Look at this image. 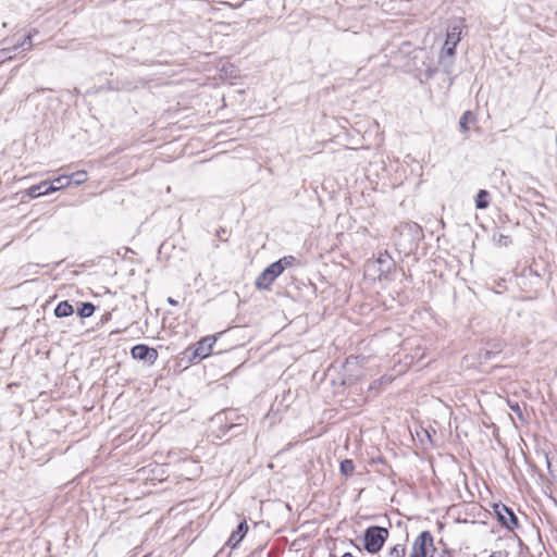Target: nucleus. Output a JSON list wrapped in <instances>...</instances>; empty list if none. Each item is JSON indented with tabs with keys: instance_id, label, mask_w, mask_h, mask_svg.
I'll return each mask as SVG.
<instances>
[{
	"instance_id": "9b49d317",
	"label": "nucleus",
	"mask_w": 557,
	"mask_h": 557,
	"mask_svg": "<svg viewBox=\"0 0 557 557\" xmlns=\"http://www.w3.org/2000/svg\"><path fill=\"white\" fill-rule=\"evenodd\" d=\"M74 312L73 306L67 301H61L54 309V314L58 318L69 317Z\"/></svg>"
},
{
	"instance_id": "dca6fc26",
	"label": "nucleus",
	"mask_w": 557,
	"mask_h": 557,
	"mask_svg": "<svg viewBox=\"0 0 557 557\" xmlns=\"http://www.w3.org/2000/svg\"><path fill=\"white\" fill-rule=\"evenodd\" d=\"M67 176L72 177V183H74L75 185L83 184L84 182L87 181V172L86 171H77Z\"/></svg>"
},
{
	"instance_id": "0eeeda50",
	"label": "nucleus",
	"mask_w": 557,
	"mask_h": 557,
	"mask_svg": "<svg viewBox=\"0 0 557 557\" xmlns=\"http://www.w3.org/2000/svg\"><path fill=\"white\" fill-rule=\"evenodd\" d=\"M215 341L216 338L214 336H207L202 338L195 349V357H199L202 359L209 356L213 345L215 344Z\"/></svg>"
},
{
	"instance_id": "f03ea898",
	"label": "nucleus",
	"mask_w": 557,
	"mask_h": 557,
	"mask_svg": "<svg viewBox=\"0 0 557 557\" xmlns=\"http://www.w3.org/2000/svg\"><path fill=\"white\" fill-rule=\"evenodd\" d=\"M283 272L280 262H273L265 268L256 280V287L258 289H269L275 278Z\"/></svg>"
},
{
	"instance_id": "412c9836",
	"label": "nucleus",
	"mask_w": 557,
	"mask_h": 557,
	"mask_svg": "<svg viewBox=\"0 0 557 557\" xmlns=\"http://www.w3.org/2000/svg\"><path fill=\"white\" fill-rule=\"evenodd\" d=\"M386 257H387V253H384V255L381 253L379 256V258L376 259V262L380 263V264H383L386 261V259H385Z\"/></svg>"
},
{
	"instance_id": "ddd939ff",
	"label": "nucleus",
	"mask_w": 557,
	"mask_h": 557,
	"mask_svg": "<svg viewBox=\"0 0 557 557\" xmlns=\"http://www.w3.org/2000/svg\"><path fill=\"white\" fill-rule=\"evenodd\" d=\"M487 197H488V193L484 189H481L476 195L475 207L478 209L487 208L488 207Z\"/></svg>"
},
{
	"instance_id": "5701e85b",
	"label": "nucleus",
	"mask_w": 557,
	"mask_h": 557,
	"mask_svg": "<svg viewBox=\"0 0 557 557\" xmlns=\"http://www.w3.org/2000/svg\"><path fill=\"white\" fill-rule=\"evenodd\" d=\"M0 54H3V57L0 58V62H2L4 60V58H11V57H7V50L3 49L2 51H0Z\"/></svg>"
},
{
	"instance_id": "a211bd4d",
	"label": "nucleus",
	"mask_w": 557,
	"mask_h": 557,
	"mask_svg": "<svg viewBox=\"0 0 557 557\" xmlns=\"http://www.w3.org/2000/svg\"><path fill=\"white\" fill-rule=\"evenodd\" d=\"M405 556V547L403 545H395L389 550V557H404Z\"/></svg>"
},
{
	"instance_id": "6ab92c4d",
	"label": "nucleus",
	"mask_w": 557,
	"mask_h": 557,
	"mask_svg": "<svg viewBox=\"0 0 557 557\" xmlns=\"http://www.w3.org/2000/svg\"><path fill=\"white\" fill-rule=\"evenodd\" d=\"M293 261H294V257L288 256V257H284V258L277 260L276 262H280L282 264V268L284 271L287 267H290L293 264Z\"/></svg>"
},
{
	"instance_id": "f8f14e48",
	"label": "nucleus",
	"mask_w": 557,
	"mask_h": 557,
	"mask_svg": "<svg viewBox=\"0 0 557 557\" xmlns=\"http://www.w3.org/2000/svg\"><path fill=\"white\" fill-rule=\"evenodd\" d=\"M474 121H475V117L472 114V112L471 111H466L461 115L460 121H459V126H460L461 131L462 132H468L469 131L468 123L474 122Z\"/></svg>"
},
{
	"instance_id": "4468645a",
	"label": "nucleus",
	"mask_w": 557,
	"mask_h": 557,
	"mask_svg": "<svg viewBox=\"0 0 557 557\" xmlns=\"http://www.w3.org/2000/svg\"><path fill=\"white\" fill-rule=\"evenodd\" d=\"M339 470H341V473L345 476L351 475L355 471V465H354L352 460H350V459L343 460L341 462Z\"/></svg>"
},
{
	"instance_id": "6e6552de",
	"label": "nucleus",
	"mask_w": 557,
	"mask_h": 557,
	"mask_svg": "<svg viewBox=\"0 0 557 557\" xmlns=\"http://www.w3.org/2000/svg\"><path fill=\"white\" fill-rule=\"evenodd\" d=\"M248 531L247 522L244 520L238 525L237 529L234 530L228 539L227 544L235 548L244 539Z\"/></svg>"
},
{
	"instance_id": "2eb2a0df",
	"label": "nucleus",
	"mask_w": 557,
	"mask_h": 557,
	"mask_svg": "<svg viewBox=\"0 0 557 557\" xmlns=\"http://www.w3.org/2000/svg\"><path fill=\"white\" fill-rule=\"evenodd\" d=\"M507 404H508L510 410L517 416V418L520 421H522V422L525 421L524 416H523V409L517 401H512V400L508 399Z\"/></svg>"
},
{
	"instance_id": "4be33fe9",
	"label": "nucleus",
	"mask_w": 557,
	"mask_h": 557,
	"mask_svg": "<svg viewBox=\"0 0 557 557\" xmlns=\"http://www.w3.org/2000/svg\"><path fill=\"white\" fill-rule=\"evenodd\" d=\"M168 304H169V305H171V306H177V305H178L177 300H175V299H174V298H172V297H169V298H168Z\"/></svg>"
},
{
	"instance_id": "39448f33",
	"label": "nucleus",
	"mask_w": 557,
	"mask_h": 557,
	"mask_svg": "<svg viewBox=\"0 0 557 557\" xmlns=\"http://www.w3.org/2000/svg\"><path fill=\"white\" fill-rule=\"evenodd\" d=\"M495 513L498 517V520L502 522L504 527H506L508 530L513 531L516 528L519 527L518 518L513 513V511L508 508L507 506L500 504L495 505L494 507Z\"/></svg>"
},
{
	"instance_id": "b1692460",
	"label": "nucleus",
	"mask_w": 557,
	"mask_h": 557,
	"mask_svg": "<svg viewBox=\"0 0 557 557\" xmlns=\"http://www.w3.org/2000/svg\"><path fill=\"white\" fill-rule=\"evenodd\" d=\"M441 557H448V556H441Z\"/></svg>"
},
{
	"instance_id": "20e7f679",
	"label": "nucleus",
	"mask_w": 557,
	"mask_h": 557,
	"mask_svg": "<svg viewBox=\"0 0 557 557\" xmlns=\"http://www.w3.org/2000/svg\"><path fill=\"white\" fill-rule=\"evenodd\" d=\"M461 25H454L447 32L446 40L442 49L441 59L443 60L446 55L453 58L455 54V48L460 40Z\"/></svg>"
},
{
	"instance_id": "1a4fd4ad",
	"label": "nucleus",
	"mask_w": 557,
	"mask_h": 557,
	"mask_svg": "<svg viewBox=\"0 0 557 557\" xmlns=\"http://www.w3.org/2000/svg\"><path fill=\"white\" fill-rule=\"evenodd\" d=\"M70 184H72V177H69L67 175H61L49 183V187H47L46 190H52L53 193L64 188L65 186H69Z\"/></svg>"
},
{
	"instance_id": "7ed1b4c3",
	"label": "nucleus",
	"mask_w": 557,
	"mask_h": 557,
	"mask_svg": "<svg viewBox=\"0 0 557 557\" xmlns=\"http://www.w3.org/2000/svg\"><path fill=\"white\" fill-rule=\"evenodd\" d=\"M433 539L429 532H422L413 544L410 557H432Z\"/></svg>"
},
{
	"instance_id": "aec40b11",
	"label": "nucleus",
	"mask_w": 557,
	"mask_h": 557,
	"mask_svg": "<svg viewBox=\"0 0 557 557\" xmlns=\"http://www.w3.org/2000/svg\"><path fill=\"white\" fill-rule=\"evenodd\" d=\"M498 243L500 245L507 246L510 243V238L506 235H500Z\"/></svg>"
},
{
	"instance_id": "f3484780",
	"label": "nucleus",
	"mask_w": 557,
	"mask_h": 557,
	"mask_svg": "<svg viewBox=\"0 0 557 557\" xmlns=\"http://www.w3.org/2000/svg\"><path fill=\"white\" fill-rule=\"evenodd\" d=\"M95 311V306L90 302H85L82 305V308L79 309V315L82 318H88L90 317Z\"/></svg>"
},
{
	"instance_id": "f257e3e1",
	"label": "nucleus",
	"mask_w": 557,
	"mask_h": 557,
	"mask_svg": "<svg viewBox=\"0 0 557 557\" xmlns=\"http://www.w3.org/2000/svg\"><path fill=\"white\" fill-rule=\"evenodd\" d=\"M388 531L381 527H370L364 532V548L369 553H376L383 546Z\"/></svg>"
},
{
	"instance_id": "423d86ee",
	"label": "nucleus",
	"mask_w": 557,
	"mask_h": 557,
	"mask_svg": "<svg viewBox=\"0 0 557 557\" xmlns=\"http://www.w3.org/2000/svg\"><path fill=\"white\" fill-rule=\"evenodd\" d=\"M131 355L136 360H147L151 364L158 359V351L154 348L141 344L134 346Z\"/></svg>"
},
{
	"instance_id": "9d476101",
	"label": "nucleus",
	"mask_w": 557,
	"mask_h": 557,
	"mask_svg": "<svg viewBox=\"0 0 557 557\" xmlns=\"http://www.w3.org/2000/svg\"><path fill=\"white\" fill-rule=\"evenodd\" d=\"M47 187H49V183L46 181L41 182L38 185H34V186L29 187L27 189V195L30 198H37L41 195H48V194L52 193V190H46Z\"/></svg>"
}]
</instances>
